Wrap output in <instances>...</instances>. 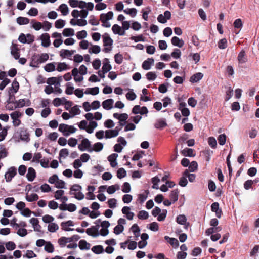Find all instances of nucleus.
Instances as JSON below:
<instances>
[{
  "instance_id": "nucleus-1",
  "label": "nucleus",
  "mask_w": 259,
  "mask_h": 259,
  "mask_svg": "<svg viewBox=\"0 0 259 259\" xmlns=\"http://www.w3.org/2000/svg\"><path fill=\"white\" fill-rule=\"evenodd\" d=\"M49 55L47 53H42L40 55L34 54L31 57L30 66L38 67L39 64L47 61L49 59Z\"/></svg>"
},
{
  "instance_id": "nucleus-2",
  "label": "nucleus",
  "mask_w": 259,
  "mask_h": 259,
  "mask_svg": "<svg viewBox=\"0 0 259 259\" xmlns=\"http://www.w3.org/2000/svg\"><path fill=\"white\" fill-rule=\"evenodd\" d=\"M197 168L198 164L197 162L195 161L191 162L189 165V170H186L183 173V177L181 178H192V177H195L194 174H190L189 172H194L195 170H197Z\"/></svg>"
},
{
  "instance_id": "nucleus-3",
  "label": "nucleus",
  "mask_w": 259,
  "mask_h": 259,
  "mask_svg": "<svg viewBox=\"0 0 259 259\" xmlns=\"http://www.w3.org/2000/svg\"><path fill=\"white\" fill-rule=\"evenodd\" d=\"M99 224H96V226H93L91 228H88L86 230V233L93 237H97L99 235V229L100 228Z\"/></svg>"
},
{
  "instance_id": "nucleus-4",
  "label": "nucleus",
  "mask_w": 259,
  "mask_h": 259,
  "mask_svg": "<svg viewBox=\"0 0 259 259\" xmlns=\"http://www.w3.org/2000/svg\"><path fill=\"white\" fill-rule=\"evenodd\" d=\"M78 148L81 151H84L87 150L89 152V150L91 149V144L90 141L88 139H83L80 144L78 145Z\"/></svg>"
},
{
  "instance_id": "nucleus-5",
  "label": "nucleus",
  "mask_w": 259,
  "mask_h": 259,
  "mask_svg": "<svg viewBox=\"0 0 259 259\" xmlns=\"http://www.w3.org/2000/svg\"><path fill=\"white\" fill-rule=\"evenodd\" d=\"M59 209L61 210H68L69 212H74L76 210V206L74 204H61L59 205Z\"/></svg>"
},
{
  "instance_id": "nucleus-6",
  "label": "nucleus",
  "mask_w": 259,
  "mask_h": 259,
  "mask_svg": "<svg viewBox=\"0 0 259 259\" xmlns=\"http://www.w3.org/2000/svg\"><path fill=\"white\" fill-rule=\"evenodd\" d=\"M48 182L51 184H54L57 188H66L65 182L61 179H48Z\"/></svg>"
},
{
  "instance_id": "nucleus-7",
  "label": "nucleus",
  "mask_w": 259,
  "mask_h": 259,
  "mask_svg": "<svg viewBox=\"0 0 259 259\" xmlns=\"http://www.w3.org/2000/svg\"><path fill=\"white\" fill-rule=\"evenodd\" d=\"M50 38V35L47 33L41 34L40 36L41 46L46 48L49 47L51 44Z\"/></svg>"
},
{
  "instance_id": "nucleus-8",
  "label": "nucleus",
  "mask_w": 259,
  "mask_h": 259,
  "mask_svg": "<svg viewBox=\"0 0 259 259\" xmlns=\"http://www.w3.org/2000/svg\"><path fill=\"white\" fill-rule=\"evenodd\" d=\"M15 103L16 104L15 108H22L25 105L28 106L31 104L30 100L27 99H20L18 101H16Z\"/></svg>"
},
{
  "instance_id": "nucleus-9",
  "label": "nucleus",
  "mask_w": 259,
  "mask_h": 259,
  "mask_svg": "<svg viewBox=\"0 0 259 259\" xmlns=\"http://www.w3.org/2000/svg\"><path fill=\"white\" fill-rule=\"evenodd\" d=\"M154 60L151 58H148L146 60H145L142 65V67L144 70H149L151 68V65H153Z\"/></svg>"
},
{
  "instance_id": "nucleus-10",
  "label": "nucleus",
  "mask_w": 259,
  "mask_h": 259,
  "mask_svg": "<svg viewBox=\"0 0 259 259\" xmlns=\"http://www.w3.org/2000/svg\"><path fill=\"white\" fill-rule=\"evenodd\" d=\"M20 139L23 141L28 142L30 141L29 135L26 129L21 128L20 132Z\"/></svg>"
},
{
  "instance_id": "nucleus-11",
  "label": "nucleus",
  "mask_w": 259,
  "mask_h": 259,
  "mask_svg": "<svg viewBox=\"0 0 259 259\" xmlns=\"http://www.w3.org/2000/svg\"><path fill=\"white\" fill-rule=\"evenodd\" d=\"M113 13L112 11H109L106 14L102 13L100 16V20L101 21L108 22V20L113 18Z\"/></svg>"
},
{
  "instance_id": "nucleus-12",
  "label": "nucleus",
  "mask_w": 259,
  "mask_h": 259,
  "mask_svg": "<svg viewBox=\"0 0 259 259\" xmlns=\"http://www.w3.org/2000/svg\"><path fill=\"white\" fill-rule=\"evenodd\" d=\"M103 44L105 47H111L113 44V40L107 33H105L102 36Z\"/></svg>"
},
{
  "instance_id": "nucleus-13",
  "label": "nucleus",
  "mask_w": 259,
  "mask_h": 259,
  "mask_svg": "<svg viewBox=\"0 0 259 259\" xmlns=\"http://www.w3.org/2000/svg\"><path fill=\"white\" fill-rule=\"evenodd\" d=\"M117 157L118 154L116 153H113L108 157V160L110 162L111 167H114L117 165L116 161Z\"/></svg>"
},
{
  "instance_id": "nucleus-14",
  "label": "nucleus",
  "mask_w": 259,
  "mask_h": 259,
  "mask_svg": "<svg viewBox=\"0 0 259 259\" xmlns=\"http://www.w3.org/2000/svg\"><path fill=\"white\" fill-rule=\"evenodd\" d=\"M237 59L239 63L243 64L247 62V57L244 50H242L238 54Z\"/></svg>"
},
{
  "instance_id": "nucleus-15",
  "label": "nucleus",
  "mask_w": 259,
  "mask_h": 259,
  "mask_svg": "<svg viewBox=\"0 0 259 259\" xmlns=\"http://www.w3.org/2000/svg\"><path fill=\"white\" fill-rule=\"evenodd\" d=\"M19 88V84L18 81L15 79L12 83L11 88H10L9 91V94L10 96L12 93H16L18 92Z\"/></svg>"
},
{
  "instance_id": "nucleus-16",
  "label": "nucleus",
  "mask_w": 259,
  "mask_h": 259,
  "mask_svg": "<svg viewBox=\"0 0 259 259\" xmlns=\"http://www.w3.org/2000/svg\"><path fill=\"white\" fill-rule=\"evenodd\" d=\"M112 69L111 65L109 64L108 59L105 58L104 60L102 70L103 71V74H106Z\"/></svg>"
},
{
  "instance_id": "nucleus-17",
  "label": "nucleus",
  "mask_w": 259,
  "mask_h": 259,
  "mask_svg": "<svg viewBox=\"0 0 259 259\" xmlns=\"http://www.w3.org/2000/svg\"><path fill=\"white\" fill-rule=\"evenodd\" d=\"M171 42L174 46L179 48H182L184 44V41L177 36L172 37Z\"/></svg>"
},
{
  "instance_id": "nucleus-18",
  "label": "nucleus",
  "mask_w": 259,
  "mask_h": 259,
  "mask_svg": "<svg viewBox=\"0 0 259 259\" xmlns=\"http://www.w3.org/2000/svg\"><path fill=\"white\" fill-rule=\"evenodd\" d=\"M114 100L112 99H108L102 102V106L105 110H110L112 108Z\"/></svg>"
},
{
  "instance_id": "nucleus-19",
  "label": "nucleus",
  "mask_w": 259,
  "mask_h": 259,
  "mask_svg": "<svg viewBox=\"0 0 259 259\" xmlns=\"http://www.w3.org/2000/svg\"><path fill=\"white\" fill-rule=\"evenodd\" d=\"M74 225L73 221L71 220L67 221L66 222H62L61 223V226L63 230L65 231H71L74 230L73 228H65V226H73Z\"/></svg>"
},
{
  "instance_id": "nucleus-20",
  "label": "nucleus",
  "mask_w": 259,
  "mask_h": 259,
  "mask_svg": "<svg viewBox=\"0 0 259 259\" xmlns=\"http://www.w3.org/2000/svg\"><path fill=\"white\" fill-rule=\"evenodd\" d=\"M17 174L16 168L13 166L9 168L8 171L5 175V178H13Z\"/></svg>"
},
{
  "instance_id": "nucleus-21",
  "label": "nucleus",
  "mask_w": 259,
  "mask_h": 259,
  "mask_svg": "<svg viewBox=\"0 0 259 259\" xmlns=\"http://www.w3.org/2000/svg\"><path fill=\"white\" fill-rule=\"evenodd\" d=\"M203 76V74L201 72L197 73L193 75L190 79V82L195 83L201 80Z\"/></svg>"
},
{
  "instance_id": "nucleus-22",
  "label": "nucleus",
  "mask_w": 259,
  "mask_h": 259,
  "mask_svg": "<svg viewBox=\"0 0 259 259\" xmlns=\"http://www.w3.org/2000/svg\"><path fill=\"white\" fill-rule=\"evenodd\" d=\"M103 148V144L100 142H97L94 145V148H92L89 150V152H92L93 151L99 152Z\"/></svg>"
},
{
  "instance_id": "nucleus-23",
  "label": "nucleus",
  "mask_w": 259,
  "mask_h": 259,
  "mask_svg": "<svg viewBox=\"0 0 259 259\" xmlns=\"http://www.w3.org/2000/svg\"><path fill=\"white\" fill-rule=\"evenodd\" d=\"M167 126V123L164 119H160L156 122L154 124L155 128L158 129H162Z\"/></svg>"
},
{
  "instance_id": "nucleus-24",
  "label": "nucleus",
  "mask_w": 259,
  "mask_h": 259,
  "mask_svg": "<svg viewBox=\"0 0 259 259\" xmlns=\"http://www.w3.org/2000/svg\"><path fill=\"white\" fill-rule=\"evenodd\" d=\"M68 128V125L61 123L59 126V131L62 133L63 135L65 136H68L69 135V133H67Z\"/></svg>"
},
{
  "instance_id": "nucleus-25",
  "label": "nucleus",
  "mask_w": 259,
  "mask_h": 259,
  "mask_svg": "<svg viewBox=\"0 0 259 259\" xmlns=\"http://www.w3.org/2000/svg\"><path fill=\"white\" fill-rule=\"evenodd\" d=\"M118 136V132L116 130H106L105 131V137L107 139L115 137Z\"/></svg>"
},
{
  "instance_id": "nucleus-26",
  "label": "nucleus",
  "mask_w": 259,
  "mask_h": 259,
  "mask_svg": "<svg viewBox=\"0 0 259 259\" xmlns=\"http://www.w3.org/2000/svg\"><path fill=\"white\" fill-rule=\"evenodd\" d=\"M182 154L185 156L194 157L195 154L192 149L186 148L182 151Z\"/></svg>"
},
{
  "instance_id": "nucleus-27",
  "label": "nucleus",
  "mask_w": 259,
  "mask_h": 259,
  "mask_svg": "<svg viewBox=\"0 0 259 259\" xmlns=\"http://www.w3.org/2000/svg\"><path fill=\"white\" fill-rule=\"evenodd\" d=\"M29 222L32 225L34 230L38 231L41 228V226L39 225V221L37 219L32 218L30 220Z\"/></svg>"
},
{
  "instance_id": "nucleus-28",
  "label": "nucleus",
  "mask_w": 259,
  "mask_h": 259,
  "mask_svg": "<svg viewBox=\"0 0 259 259\" xmlns=\"http://www.w3.org/2000/svg\"><path fill=\"white\" fill-rule=\"evenodd\" d=\"M145 194L142 193L138 195L137 200L140 202L141 204H142L144 202V201L146 200L148 197V195L149 193V192L148 190H145Z\"/></svg>"
},
{
  "instance_id": "nucleus-29",
  "label": "nucleus",
  "mask_w": 259,
  "mask_h": 259,
  "mask_svg": "<svg viewBox=\"0 0 259 259\" xmlns=\"http://www.w3.org/2000/svg\"><path fill=\"white\" fill-rule=\"evenodd\" d=\"M79 247L81 250H89L90 248V244L85 240H81L79 242Z\"/></svg>"
},
{
  "instance_id": "nucleus-30",
  "label": "nucleus",
  "mask_w": 259,
  "mask_h": 259,
  "mask_svg": "<svg viewBox=\"0 0 259 259\" xmlns=\"http://www.w3.org/2000/svg\"><path fill=\"white\" fill-rule=\"evenodd\" d=\"M179 193V191L178 189H175L171 192L169 197L170 200L172 201L173 203H175L178 200Z\"/></svg>"
},
{
  "instance_id": "nucleus-31",
  "label": "nucleus",
  "mask_w": 259,
  "mask_h": 259,
  "mask_svg": "<svg viewBox=\"0 0 259 259\" xmlns=\"http://www.w3.org/2000/svg\"><path fill=\"white\" fill-rule=\"evenodd\" d=\"M120 189V186L118 184H115L110 186L107 189V192L109 194H112L115 193L116 190Z\"/></svg>"
},
{
  "instance_id": "nucleus-32",
  "label": "nucleus",
  "mask_w": 259,
  "mask_h": 259,
  "mask_svg": "<svg viewBox=\"0 0 259 259\" xmlns=\"http://www.w3.org/2000/svg\"><path fill=\"white\" fill-rule=\"evenodd\" d=\"M39 198V197L37 194L33 193L31 195H28L27 193L26 196V199L28 202H33L37 201Z\"/></svg>"
},
{
  "instance_id": "nucleus-33",
  "label": "nucleus",
  "mask_w": 259,
  "mask_h": 259,
  "mask_svg": "<svg viewBox=\"0 0 259 259\" xmlns=\"http://www.w3.org/2000/svg\"><path fill=\"white\" fill-rule=\"evenodd\" d=\"M187 220V218L185 215L180 214L177 217L176 222L179 224L183 225L186 223Z\"/></svg>"
},
{
  "instance_id": "nucleus-34",
  "label": "nucleus",
  "mask_w": 259,
  "mask_h": 259,
  "mask_svg": "<svg viewBox=\"0 0 259 259\" xmlns=\"http://www.w3.org/2000/svg\"><path fill=\"white\" fill-rule=\"evenodd\" d=\"M17 22L19 25H25L29 23V19L26 17H19L17 18Z\"/></svg>"
},
{
  "instance_id": "nucleus-35",
  "label": "nucleus",
  "mask_w": 259,
  "mask_h": 259,
  "mask_svg": "<svg viewBox=\"0 0 259 259\" xmlns=\"http://www.w3.org/2000/svg\"><path fill=\"white\" fill-rule=\"evenodd\" d=\"M54 62L53 63H50L48 64H47L44 66V69L46 71L48 72H50L55 71V65Z\"/></svg>"
},
{
  "instance_id": "nucleus-36",
  "label": "nucleus",
  "mask_w": 259,
  "mask_h": 259,
  "mask_svg": "<svg viewBox=\"0 0 259 259\" xmlns=\"http://www.w3.org/2000/svg\"><path fill=\"white\" fill-rule=\"evenodd\" d=\"M92 250L94 253L99 254L103 252L104 249L102 245H96L92 247Z\"/></svg>"
},
{
  "instance_id": "nucleus-37",
  "label": "nucleus",
  "mask_w": 259,
  "mask_h": 259,
  "mask_svg": "<svg viewBox=\"0 0 259 259\" xmlns=\"http://www.w3.org/2000/svg\"><path fill=\"white\" fill-rule=\"evenodd\" d=\"M63 36L68 37L73 36L74 35V31L72 28H65L62 32Z\"/></svg>"
},
{
  "instance_id": "nucleus-38",
  "label": "nucleus",
  "mask_w": 259,
  "mask_h": 259,
  "mask_svg": "<svg viewBox=\"0 0 259 259\" xmlns=\"http://www.w3.org/2000/svg\"><path fill=\"white\" fill-rule=\"evenodd\" d=\"M123 12L125 14L130 15L132 17H135L137 13V11L135 8H127L123 10Z\"/></svg>"
},
{
  "instance_id": "nucleus-39",
  "label": "nucleus",
  "mask_w": 259,
  "mask_h": 259,
  "mask_svg": "<svg viewBox=\"0 0 259 259\" xmlns=\"http://www.w3.org/2000/svg\"><path fill=\"white\" fill-rule=\"evenodd\" d=\"M60 56L63 58H69L71 56V54L70 50L62 49L60 52Z\"/></svg>"
},
{
  "instance_id": "nucleus-40",
  "label": "nucleus",
  "mask_w": 259,
  "mask_h": 259,
  "mask_svg": "<svg viewBox=\"0 0 259 259\" xmlns=\"http://www.w3.org/2000/svg\"><path fill=\"white\" fill-rule=\"evenodd\" d=\"M58 229H59V226L55 223L52 222L48 225V231L50 232H52V233L55 232L57 230H58Z\"/></svg>"
},
{
  "instance_id": "nucleus-41",
  "label": "nucleus",
  "mask_w": 259,
  "mask_h": 259,
  "mask_svg": "<svg viewBox=\"0 0 259 259\" xmlns=\"http://www.w3.org/2000/svg\"><path fill=\"white\" fill-rule=\"evenodd\" d=\"M68 69V65L65 62L58 63L57 67V70L59 72H61L66 70Z\"/></svg>"
},
{
  "instance_id": "nucleus-42",
  "label": "nucleus",
  "mask_w": 259,
  "mask_h": 259,
  "mask_svg": "<svg viewBox=\"0 0 259 259\" xmlns=\"http://www.w3.org/2000/svg\"><path fill=\"white\" fill-rule=\"evenodd\" d=\"M87 90H90V92H87V90H86L84 92L85 94H91L93 95H96L98 94L99 93V88L97 87L92 88H88Z\"/></svg>"
},
{
  "instance_id": "nucleus-43",
  "label": "nucleus",
  "mask_w": 259,
  "mask_h": 259,
  "mask_svg": "<svg viewBox=\"0 0 259 259\" xmlns=\"http://www.w3.org/2000/svg\"><path fill=\"white\" fill-rule=\"evenodd\" d=\"M36 177V172L35 169L32 167H29L28 169L26 178H35Z\"/></svg>"
},
{
  "instance_id": "nucleus-44",
  "label": "nucleus",
  "mask_w": 259,
  "mask_h": 259,
  "mask_svg": "<svg viewBox=\"0 0 259 259\" xmlns=\"http://www.w3.org/2000/svg\"><path fill=\"white\" fill-rule=\"evenodd\" d=\"M44 249L48 253H52L54 250L53 245L50 242H46Z\"/></svg>"
},
{
  "instance_id": "nucleus-45",
  "label": "nucleus",
  "mask_w": 259,
  "mask_h": 259,
  "mask_svg": "<svg viewBox=\"0 0 259 259\" xmlns=\"http://www.w3.org/2000/svg\"><path fill=\"white\" fill-rule=\"evenodd\" d=\"M31 23L32 24V27L35 30H39L41 28H42V24L40 22H36L34 20L31 21Z\"/></svg>"
},
{
  "instance_id": "nucleus-46",
  "label": "nucleus",
  "mask_w": 259,
  "mask_h": 259,
  "mask_svg": "<svg viewBox=\"0 0 259 259\" xmlns=\"http://www.w3.org/2000/svg\"><path fill=\"white\" fill-rule=\"evenodd\" d=\"M59 9L63 15H67L68 13V8L67 5L62 4L59 6Z\"/></svg>"
},
{
  "instance_id": "nucleus-47",
  "label": "nucleus",
  "mask_w": 259,
  "mask_h": 259,
  "mask_svg": "<svg viewBox=\"0 0 259 259\" xmlns=\"http://www.w3.org/2000/svg\"><path fill=\"white\" fill-rule=\"evenodd\" d=\"M23 115V113L20 112L18 111H16L10 114V116L13 120L19 119L20 117Z\"/></svg>"
},
{
  "instance_id": "nucleus-48",
  "label": "nucleus",
  "mask_w": 259,
  "mask_h": 259,
  "mask_svg": "<svg viewBox=\"0 0 259 259\" xmlns=\"http://www.w3.org/2000/svg\"><path fill=\"white\" fill-rule=\"evenodd\" d=\"M149 214L145 210H141L139 212L138 217L141 220H145L148 218Z\"/></svg>"
},
{
  "instance_id": "nucleus-49",
  "label": "nucleus",
  "mask_w": 259,
  "mask_h": 259,
  "mask_svg": "<svg viewBox=\"0 0 259 259\" xmlns=\"http://www.w3.org/2000/svg\"><path fill=\"white\" fill-rule=\"evenodd\" d=\"M101 51L100 47L98 45H94L89 49L90 53L98 54Z\"/></svg>"
},
{
  "instance_id": "nucleus-50",
  "label": "nucleus",
  "mask_w": 259,
  "mask_h": 259,
  "mask_svg": "<svg viewBox=\"0 0 259 259\" xmlns=\"http://www.w3.org/2000/svg\"><path fill=\"white\" fill-rule=\"evenodd\" d=\"M131 190V185L128 182H124L122 186V191L124 193H129Z\"/></svg>"
},
{
  "instance_id": "nucleus-51",
  "label": "nucleus",
  "mask_w": 259,
  "mask_h": 259,
  "mask_svg": "<svg viewBox=\"0 0 259 259\" xmlns=\"http://www.w3.org/2000/svg\"><path fill=\"white\" fill-rule=\"evenodd\" d=\"M70 112L72 114V117H73L74 115H78L80 113V109L79 108L78 106L75 105L71 108V110Z\"/></svg>"
},
{
  "instance_id": "nucleus-52",
  "label": "nucleus",
  "mask_w": 259,
  "mask_h": 259,
  "mask_svg": "<svg viewBox=\"0 0 259 259\" xmlns=\"http://www.w3.org/2000/svg\"><path fill=\"white\" fill-rule=\"evenodd\" d=\"M65 24V21L62 19H58L55 23V27L58 29L63 28Z\"/></svg>"
},
{
  "instance_id": "nucleus-53",
  "label": "nucleus",
  "mask_w": 259,
  "mask_h": 259,
  "mask_svg": "<svg viewBox=\"0 0 259 259\" xmlns=\"http://www.w3.org/2000/svg\"><path fill=\"white\" fill-rule=\"evenodd\" d=\"M7 154L8 152L4 145H0V159L6 157Z\"/></svg>"
},
{
  "instance_id": "nucleus-54",
  "label": "nucleus",
  "mask_w": 259,
  "mask_h": 259,
  "mask_svg": "<svg viewBox=\"0 0 259 259\" xmlns=\"http://www.w3.org/2000/svg\"><path fill=\"white\" fill-rule=\"evenodd\" d=\"M181 55V52L179 49H175L174 51L171 53V56L174 59H179Z\"/></svg>"
},
{
  "instance_id": "nucleus-55",
  "label": "nucleus",
  "mask_w": 259,
  "mask_h": 259,
  "mask_svg": "<svg viewBox=\"0 0 259 259\" xmlns=\"http://www.w3.org/2000/svg\"><path fill=\"white\" fill-rule=\"evenodd\" d=\"M6 249L8 250H13L16 248V244L14 242L9 241L5 244Z\"/></svg>"
},
{
  "instance_id": "nucleus-56",
  "label": "nucleus",
  "mask_w": 259,
  "mask_h": 259,
  "mask_svg": "<svg viewBox=\"0 0 259 259\" xmlns=\"http://www.w3.org/2000/svg\"><path fill=\"white\" fill-rule=\"evenodd\" d=\"M90 19L89 20V23L92 25L97 26L99 24V21L96 18L94 15H91L90 17Z\"/></svg>"
},
{
  "instance_id": "nucleus-57",
  "label": "nucleus",
  "mask_w": 259,
  "mask_h": 259,
  "mask_svg": "<svg viewBox=\"0 0 259 259\" xmlns=\"http://www.w3.org/2000/svg\"><path fill=\"white\" fill-rule=\"evenodd\" d=\"M126 175V170L123 168H120L117 170V176L118 178H123Z\"/></svg>"
},
{
  "instance_id": "nucleus-58",
  "label": "nucleus",
  "mask_w": 259,
  "mask_h": 259,
  "mask_svg": "<svg viewBox=\"0 0 259 259\" xmlns=\"http://www.w3.org/2000/svg\"><path fill=\"white\" fill-rule=\"evenodd\" d=\"M48 207L52 209H56L58 207L59 208V206L58 203L55 201L54 200L50 201L48 203Z\"/></svg>"
},
{
  "instance_id": "nucleus-59",
  "label": "nucleus",
  "mask_w": 259,
  "mask_h": 259,
  "mask_svg": "<svg viewBox=\"0 0 259 259\" xmlns=\"http://www.w3.org/2000/svg\"><path fill=\"white\" fill-rule=\"evenodd\" d=\"M87 36V32L85 30H82L77 32L76 37L78 39H82L85 38Z\"/></svg>"
},
{
  "instance_id": "nucleus-60",
  "label": "nucleus",
  "mask_w": 259,
  "mask_h": 259,
  "mask_svg": "<svg viewBox=\"0 0 259 259\" xmlns=\"http://www.w3.org/2000/svg\"><path fill=\"white\" fill-rule=\"evenodd\" d=\"M123 230H124V226H123L117 225L114 228L113 232L115 234L118 235V234H120L121 233H122Z\"/></svg>"
},
{
  "instance_id": "nucleus-61",
  "label": "nucleus",
  "mask_w": 259,
  "mask_h": 259,
  "mask_svg": "<svg viewBox=\"0 0 259 259\" xmlns=\"http://www.w3.org/2000/svg\"><path fill=\"white\" fill-rule=\"evenodd\" d=\"M115 62L118 64H120L122 63L123 61V56L122 55L117 53L114 56Z\"/></svg>"
},
{
  "instance_id": "nucleus-62",
  "label": "nucleus",
  "mask_w": 259,
  "mask_h": 259,
  "mask_svg": "<svg viewBox=\"0 0 259 259\" xmlns=\"http://www.w3.org/2000/svg\"><path fill=\"white\" fill-rule=\"evenodd\" d=\"M147 79L149 80H154L156 77L157 75L154 72H149L146 75Z\"/></svg>"
},
{
  "instance_id": "nucleus-63",
  "label": "nucleus",
  "mask_w": 259,
  "mask_h": 259,
  "mask_svg": "<svg viewBox=\"0 0 259 259\" xmlns=\"http://www.w3.org/2000/svg\"><path fill=\"white\" fill-rule=\"evenodd\" d=\"M208 142L209 146L211 148H215L217 144V140H215V139L214 138L212 137H209L208 138Z\"/></svg>"
},
{
  "instance_id": "nucleus-64",
  "label": "nucleus",
  "mask_w": 259,
  "mask_h": 259,
  "mask_svg": "<svg viewBox=\"0 0 259 259\" xmlns=\"http://www.w3.org/2000/svg\"><path fill=\"white\" fill-rule=\"evenodd\" d=\"M108 206L111 208H114L116 206L117 200L114 198L110 199L107 201Z\"/></svg>"
}]
</instances>
